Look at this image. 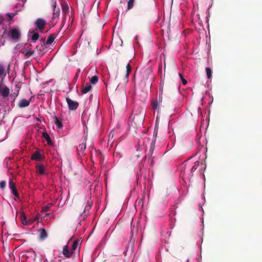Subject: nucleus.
<instances>
[{
  "instance_id": "1",
  "label": "nucleus",
  "mask_w": 262,
  "mask_h": 262,
  "mask_svg": "<svg viewBox=\"0 0 262 262\" xmlns=\"http://www.w3.org/2000/svg\"><path fill=\"white\" fill-rule=\"evenodd\" d=\"M163 87H164V84L162 82H160V88H159L160 94H159V100L156 99L154 101L151 102L152 107L157 110H159V104L162 101V95H163Z\"/></svg>"
},
{
  "instance_id": "2",
  "label": "nucleus",
  "mask_w": 262,
  "mask_h": 262,
  "mask_svg": "<svg viewBox=\"0 0 262 262\" xmlns=\"http://www.w3.org/2000/svg\"><path fill=\"white\" fill-rule=\"evenodd\" d=\"M9 35L12 39H18L20 37V33L19 30L15 28H12L10 29L9 32Z\"/></svg>"
},
{
  "instance_id": "3",
  "label": "nucleus",
  "mask_w": 262,
  "mask_h": 262,
  "mask_svg": "<svg viewBox=\"0 0 262 262\" xmlns=\"http://www.w3.org/2000/svg\"><path fill=\"white\" fill-rule=\"evenodd\" d=\"M66 101L69 110H75L78 107L79 103L77 101H73L69 97L66 98Z\"/></svg>"
},
{
  "instance_id": "4",
  "label": "nucleus",
  "mask_w": 262,
  "mask_h": 262,
  "mask_svg": "<svg viewBox=\"0 0 262 262\" xmlns=\"http://www.w3.org/2000/svg\"><path fill=\"white\" fill-rule=\"evenodd\" d=\"M55 37L56 35L55 34H51L48 36L47 40H46L45 38H42L41 41L43 42V45H50L54 41Z\"/></svg>"
},
{
  "instance_id": "5",
  "label": "nucleus",
  "mask_w": 262,
  "mask_h": 262,
  "mask_svg": "<svg viewBox=\"0 0 262 262\" xmlns=\"http://www.w3.org/2000/svg\"><path fill=\"white\" fill-rule=\"evenodd\" d=\"M46 24V21L43 19L41 18L37 19L35 22V25L40 31H42L45 28Z\"/></svg>"
},
{
  "instance_id": "6",
  "label": "nucleus",
  "mask_w": 262,
  "mask_h": 262,
  "mask_svg": "<svg viewBox=\"0 0 262 262\" xmlns=\"http://www.w3.org/2000/svg\"><path fill=\"white\" fill-rule=\"evenodd\" d=\"M133 121L136 124L138 123L139 125L143 124L144 121V117L143 115H139L135 114L133 118Z\"/></svg>"
},
{
  "instance_id": "7",
  "label": "nucleus",
  "mask_w": 262,
  "mask_h": 262,
  "mask_svg": "<svg viewBox=\"0 0 262 262\" xmlns=\"http://www.w3.org/2000/svg\"><path fill=\"white\" fill-rule=\"evenodd\" d=\"M31 101V98H30L29 100L22 99L18 102V106L19 108H23L28 106L30 105Z\"/></svg>"
},
{
  "instance_id": "8",
  "label": "nucleus",
  "mask_w": 262,
  "mask_h": 262,
  "mask_svg": "<svg viewBox=\"0 0 262 262\" xmlns=\"http://www.w3.org/2000/svg\"><path fill=\"white\" fill-rule=\"evenodd\" d=\"M9 188L12 190L13 194L17 197L19 198V194L17 192V189L16 188L15 184L12 181V180H10L9 182Z\"/></svg>"
},
{
  "instance_id": "9",
  "label": "nucleus",
  "mask_w": 262,
  "mask_h": 262,
  "mask_svg": "<svg viewBox=\"0 0 262 262\" xmlns=\"http://www.w3.org/2000/svg\"><path fill=\"white\" fill-rule=\"evenodd\" d=\"M36 172L40 175L45 174V167L43 164H39L36 166Z\"/></svg>"
},
{
  "instance_id": "10",
  "label": "nucleus",
  "mask_w": 262,
  "mask_h": 262,
  "mask_svg": "<svg viewBox=\"0 0 262 262\" xmlns=\"http://www.w3.org/2000/svg\"><path fill=\"white\" fill-rule=\"evenodd\" d=\"M73 251H70L68 249L67 245H66L63 248L62 254L67 258H70L72 257L73 254Z\"/></svg>"
},
{
  "instance_id": "11",
  "label": "nucleus",
  "mask_w": 262,
  "mask_h": 262,
  "mask_svg": "<svg viewBox=\"0 0 262 262\" xmlns=\"http://www.w3.org/2000/svg\"><path fill=\"white\" fill-rule=\"evenodd\" d=\"M40 41V43L36 47L35 49L38 52L39 54H43L44 53V50L47 48V47L45 48L44 46L45 45H43V42H42L41 40Z\"/></svg>"
},
{
  "instance_id": "12",
  "label": "nucleus",
  "mask_w": 262,
  "mask_h": 262,
  "mask_svg": "<svg viewBox=\"0 0 262 262\" xmlns=\"http://www.w3.org/2000/svg\"><path fill=\"white\" fill-rule=\"evenodd\" d=\"M92 88V86L91 83H86L85 86L82 88L81 90V93L83 94H86L89 92Z\"/></svg>"
},
{
  "instance_id": "13",
  "label": "nucleus",
  "mask_w": 262,
  "mask_h": 262,
  "mask_svg": "<svg viewBox=\"0 0 262 262\" xmlns=\"http://www.w3.org/2000/svg\"><path fill=\"white\" fill-rule=\"evenodd\" d=\"M39 233V236L41 239H45L47 237V233L46 230L43 228H41L38 230Z\"/></svg>"
},
{
  "instance_id": "14",
  "label": "nucleus",
  "mask_w": 262,
  "mask_h": 262,
  "mask_svg": "<svg viewBox=\"0 0 262 262\" xmlns=\"http://www.w3.org/2000/svg\"><path fill=\"white\" fill-rule=\"evenodd\" d=\"M42 137L45 139L49 145H52L53 144L51 139L47 133H43Z\"/></svg>"
},
{
  "instance_id": "15",
  "label": "nucleus",
  "mask_w": 262,
  "mask_h": 262,
  "mask_svg": "<svg viewBox=\"0 0 262 262\" xmlns=\"http://www.w3.org/2000/svg\"><path fill=\"white\" fill-rule=\"evenodd\" d=\"M54 121L56 125L58 128H61L62 127V124L60 120L58 119V118L56 116H54L53 117Z\"/></svg>"
},
{
  "instance_id": "16",
  "label": "nucleus",
  "mask_w": 262,
  "mask_h": 262,
  "mask_svg": "<svg viewBox=\"0 0 262 262\" xmlns=\"http://www.w3.org/2000/svg\"><path fill=\"white\" fill-rule=\"evenodd\" d=\"M52 7L53 8L54 15H58L59 10H58L57 12H55V8L57 5L56 0H51Z\"/></svg>"
},
{
  "instance_id": "17",
  "label": "nucleus",
  "mask_w": 262,
  "mask_h": 262,
  "mask_svg": "<svg viewBox=\"0 0 262 262\" xmlns=\"http://www.w3.org/2000/svg\"><path fill=\"white\" fill-rule=\"evenodd\" d=\"M21 221L23 225H28L30 224V221L29 222L27 221V218L25 215V213L23 212L21 214Z\"/></svg>"
},
{
  "instance_id": "18",
  "label": "nucleus",
  "mask_w": 262,
  "mask_h": 262,
  "mask_svg": "<svg viewBox=\"0 0 262 262\" xmlns=\"http://www.w3.org/2000/svg\"><path fill=\"white\" fill-rule=\"evenodd\" d=\"M10 91L8 87H5L4 88V89L2 91V95L4 97L6 98L8 97L9 95Z\"/></svg>"
},
{
  "instance_id": "19",
  "label": "nucleus",
  "mask_w": 262,
  "mask_h": 262,
  "mask_svg": "<svg viewBox=\"0 0 262 262\" xmlns=\"http://www.w3.org/2000/svg\"><path fill=\"white\" fill-rule=\"evenodd\" d=\"M40 158V154L37 151L34 152L31 156V159L36 161H39Z\"/></svg>"
},
{
  "instance_id": "20",
  "label": "nucleus",
  "mask_w": 262,
  "mask_h": 262,
  "mask_svg": "<svg viewBox=\"0 0 262 262\" xmlns=\"http://www.w3.org/2000/svg\"><path fill=\"white\" fill-rule=\"evenodd\" d=\"M30 34H32L31 35V39L33 42H35L39 37V34L37 33L34 32V31L30 32Z\"/></svg>"
},
{
  "instance_id": "21",
  "label": "nucleus",
  "mask_w": 262,
  "mask_h": 262,
  "mask_svg": "<svg viewBox=\"0 0 262 262\" xmlns=\"http://www.w3.org/2000/svg\"><path fill=\"white\" fill-rule=\"evenodd\" d=\"M62 9L63 13H68L69 12V7L66 3H62L61 4Z\"/></svg>"
},
{
  "instance_id": "22",
  "label": "nucleus",
  "mask_w": 262,
  "mask_h": 262,
  "mask_svg": "<svg viewBox=\"0 0 262 262\" xmlns=\"http://www.w3.org/2000/svg\"><path fill=\"white\" fill-rule=\"evenodd\" d=\"M52 205L53 204L52 203H50L43 206L42 208L41 212L43 213L48 212L50 210V208L52 206Z\"/></svg>"
},
{
  "instance_id": "23",
  "label": "nucleus",
  "mask_w": 262,
  "mask_h": 262,
  "mask_svg": "<svg viewBox=\"0 0 262 262\" xmlns=\"http://www.w3.org/2000/svg\"><path fill=\"white\" fill-rule=\"evenodd\" d=\"M86 148V143L85 142H83L80 144L77 148L78 151H80L81 152H83Z\"/></svg>"
},
{
  "instance_id": "24",
  "label": "nucleus",
  "mask_w": 262,
  "mask_h": 262,
  "mask_svg": "<svg viewBox=\"0 0 262 262\" xmlns=\"http://www.w3.org/2000/svg\"><path fill=\"white\" fill-rule=\"evenodd\" d=\"M79 242H80L79 240L77 239V240L75 241L74 242V243H73L72 249V251H73V253L77 248V247L79 244Z\"/></svg>"
},
{
  "instance_id": "25",
  "label": "nucleus",
  "mask_w": 262,
  "mask_h": 262,
  "mask_svg": "<svg viewBox=\"0 0 262 262\" xmlns=\"http://www.w3.org/2000/svg\"><path fill=\"white\" fill-rule=\"evenodd\" d=\"M98 81V77L97 76H93L90 79V83L91 84H95Z\"/></svg>"
},
{
  "instance_id": "26",
  "label": "nucleus",
  "mask_w": 262,
  "mask_h": 262,
  "mask_svg": "<svg viewBox=\"0 0 262 262\" xmlns=\"http://www.w3.org/2000/svg\"><path fill=\"white\" fill-rule=\"evenodd\" d=\"M132 67L129 63H128L126 66V73L125 75V77L128 78L129 75V73L132 71Z\"/></svg>"
},
{
  "instance_id": "27",
  "label": "nucleus",
  "mask_w": 262,
  "mask_h": 262,
  "mask_svg": "<svg viewBox=\"0 0 262 262\" xmlns=\"http://www.w3.org/2000/svg\"><path fill=\"white\" fill-rule=\"evenodd\" d=\"M5 67L3 65L0 64V77H5Z\"/></svg>"
},
{
  "instance_id": "28",
  "label": "nucleus",
  "mask_w": 262,
  "mask_h": 262,
  "mask_svg": "<svg viewBox=\"0 0 262 262\" xmlns=\"http://www.w3.org/2000/svg\"><path fill=\"white\" fill-rule=\"evenodd\" d=\"M199 165V162L196 161L194 163V165L191 168V173H192L193 171H195L197 169Z\"/></svg>"
},
{
  "instance_id": "29",
  "label": "nucleus",
  "mask_w": 262,
  "mask_h": 262,
  "mask_svg": "<svg viewBox=\"0 0 262 262\" xmlns=\"http://www.w3.org/2000/svg\"><path fill=\"white\" fill-rule=\"evenodd\" d=\"M135 0H129L127 3V9L128 10L133 8Z\"/></svg>"
},
{
  "instance_id": "30",
  "label": "nucleus",
  "mask_w": 262,
  "mask_h": 262,
  "mask_svg": "<svg viewBox=\"0 0 262 262\" xmlns=\"http://www.w3.org/2000/svg\"><path fill=\"white\" fill-rule=\"evenodd\" d=\"M206 71L208 78H210L211 77V70L210 68H206Z\"/></svg>"
},
{
  "instance_id": "31",
  "label": "nucleus",
  "mask_w": 262,
  "mask_h": 262,
  "mask_svg": "<svg viewBox=\"0 0 262 262\" xmlns=\"http://www.w3.org/2000/svg\"><path fill=\"white\" fill-rule=\"evenodd\" d=\"M34 52V51L30 50L25 53V56L27 58H28V57L31 56L33 54Z\"/></svg>"
},
{
  "instance_id": "32",
  "label": "nucleus",
  "mask_w": 262,
  "mask_h": 262,
  "mask_svg": "<svg viewBox=\"0 0 262 262\" xmlns=\"http://www.w3.org/2000/svg\"><path fill=\"white\" fill-rule=\"evenodd\" d=\"M155 141H156V140L155 139L154 141L151 143V147H150L149 151V154L150 155V156H151L152 154V152H153V151L154 149V144H155Z\"/></svg>"
},
{
  "instance_id": "33",
  "label": "nucleus",
  "mask_w": 262,
  "mask_h": 262,
  "mask_svg": "<svg viewBox=\"0 0 262 262\" xmlns=\"http://www.w3.org/2000/svg\"><path fill=\"white\" fill-rule=\"evenodd\" d=\"M18 93H19V91H16V92H14L13 94H12L11 95V97H14V99H13L12 102L15 101V98L17 97V96L18 95Z\"/></svg>"
},
{
  "instance_id": "34",
  "label": "nucleus",
  "mask_w": 262,
  "mask_h": 262,
  "mask_svg": "<svg viewBox=\"0 0 262 262\" xmlns=\"http://www.w3.org/2000/svg\"><path fill=\"white\" fill-rule=\"evenodd\" d=\"M179 75L180 77H181V79H182L183 84L184 85L187 84V81L183 78L182 75L180 73H179Z\"/></svg>"
},
{
  "instance_id": "35",
  "label": "nucleus",
  "mask_w": 262,
  "mask_h": 262,
  "mask_svg": "<svg viewBox=\"0 0 262 262\" xmlns=\"http://www.w3.org/2000/svg\"><path fill=\"white\" fill-rule=\"evenodd\" d=\"M6 186V182L4 181H2L0 182V187L2 189H4Z\"/></svg>"
},
{
  "instance_id": "36",
  "label": "nucleus",
  "mask_w": 262,
  "mask_h": 262,
  "mask_svg": "<svg viewBox=\"0 0 262 262\" xmlns=\"http://www.w3.org/2000/svg\"><path fill=\"white\" fill-rule=\"evenodd\" d=\"M39 217L38 215H36L35 217L34 220H30V224H31L32 222H33L35 221H38L39 220Z\"/></svg>"
},
{
  "instance_id": "37",
  "label": "nucleus",
  "mask_w": 262,
  "mask_h": 262,
  "mask_svg": "<svg viewBox=\"0 0 262 262\" xmlns=\"http://www.w3.org/2000/svg\"><path fill=\"white\" fill-rule=\"evenodd\" d=\"M7 16L10 18V19H12L14 17V15L12 13H8Z\"/></svg>"
},
{
  "instance_id": "38",
  "label": "nucleus",
  "mask_w": 262,
  "mask_h": 262,
  "mask_svg": "<svg viewBox=\"0 0 262 262\" xmlns=\"http://www.w3.org/2000/svg\"><path fill=\"white\" fill-rule=\"evenodd\" d=\"M78 76H79V73L78 72H77L75 77H74V80H77V79H78Z\"/></svg>"
},
{
  "instance_id": "39",
  "label": "nucleus",
  "mask_w": 262,
  "mask_h": 262,
  "mask_svg": "<svg viewBox=\"0 0 262 262\" xmlns=\"http://www.w3.org/2000/svg\"><path fill=\"white\" fill-rule=\"evenodd\" d=\"M57 262H61V259H58Z\"/></svg>"
},
{
  "instance_id": "40",
  "label": "nucleus",
  "mask_w": 262,
  "mask_h": 262,
  "mask_svg": "<svg viewBox=\"0 0 262 262\" xmlns=\"http://www.w3.org/2000/svg\"><path fill=\"white\" fill-rule=\"evenodd\" d=\"M157 133H155V136H157Z\"/></svg>"
},
{
  "instance_id": "41",
  "label": "nucleus",
  "mask_w": 262,
  "mask_h": 262,
  "mask_svg": "<svg viewBox=\"0 0 262 262\" xmlns=\"http://www.w3.org/2000/svg\"><path fill=\"white\" fill-rule=\"evenodd\" d=\"M49 214H50L49 213H47V214H46V216H48V215H49Z\"/></svg>"
}]
</instances>
